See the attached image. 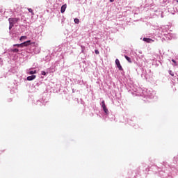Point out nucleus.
<instances>
[{
  "instance_id": "f03ea898",
  "label": "nucleus",
  "mask_w": 178,
  "mask_h": 178,
  "mask_svg": "<svg viewBox=\"0 0 178 178\" xmlns=\"http://www.w3.org/2000/svg\"><path fill=\"white\" fill-rule=\"evenodd\" d=\"M115 65H117V67L118 68V70L120 71H123V67H122L120 62L119 60V59H115Z\"/></svg>"
},
{
  "instance_id": "9b49d317",
  "label": "nucleus",
  "mask_w": 178,
  "mask_h": 178,
  "mask_svg": "<svg viewBox=\"0 0 178 178\" xmlns=\"http://www.w3.org/2000/svg\"><path fill=\"white\" fill-rule=\"evenodd\" d=\"M74 22H75V24H79L80 21L78 18H75V19H74Z\"/></svg>"
},
{
  "instance_id": "f3484780",
  "label": "nucleus",
  "mask_w": 178,
  "mask_h": 178,
  "mask_svg": "<svg viewBox=\"0 0 178 178\" xmlns=\"http://www.w3.org/2000/svg\"><path fill=\"white\" fill-rule=\"evenodd\" d=\"M95 54H96V55H99V50L97 49L95 50Z\"/></svg>"
},
{
  "instance_id": "6e6552de",
  "label": "nucleus",
  "mask_w": 178,
  "mask_h": 178,
  "mask_svg": "<svg viewBox=\"0 0 178 178\" xmlns=\"http://www.w3.org/2000/svg\"><path fill=\"white\" fill-rule=\"evenodd\" d=\"M14 47H17L23 48V44L22 43H21V44H15Z\"/></svg>"
},
{
  "instance_id": "423d86ee",
  "label": "nucleus",
  "mask_w": 178,
  "mask_h": 178,
  "mask_svg": "<svg viewBox=\"0 0 178 178\" xmlns=\"http://www.w3.org/2000/svg\"><path fill=\"white\" fill-rule=\"evenodd\" d=\"M66 8H67V4H64L61 8V13H64L65 12Z\"/></svg>"
},
{
  "instance_id": "2eb2a0df",
  "label": "nucleus",
  "mask_w": 178,
  "mask_h": 178,
  "mask_svg": "<svg viewBox=\"0 0 178 178\" xmlns=\"http://www.w3.org/2000/svg\"><path fill=\"white\" fill-rule=\"evenodd\" d=\"M169 74H170V76H175L174 72H172V70H170V71H169Z\"/></svg>"
},
{
  "instance_id": "0eeeda50",
  "label": "nucleus",
  "mask_w": 178,
  "mask_h": 178,
  "mask_svg": "<svg viewBox=\"0 0 178 178\" xmlns=\"http://www.w3.org/2000/svg\"><path fill=\"white\" fill-rule=\"evenodd\" d=\"M28 74H29V75L35 74H37V71H36V70H34V71L31 70V71H30L29 72H28Z\"/></svg>"
},
{
  "instance_id": "4be33fe9",
  "label": "nucleus",
  "mask_w": 178,
  "mask_h": 178,
  "mask_svg": "<svg viewBox=\"0 0 178 178\" xmlns=\"http://www.w3.org/2000/svg\"><path fill=\"white\" fill-rule=\"evenodd\" d=\"M115 0H110V3H113Z\"/></svg>"
},
{
  "instance_id": "6ab92c4d",
  "label": "nucleus",
  "mask_w": 178,
  "mask_h": 178,
  "mask_svg": "<svg viewBox=\"0 0 178 178\" xmlns=\"http://www.w3.org/2000/svg\"><path fill=\"white\" fill-rule=\"evenodd\" d=\"M42 75L46 76V72H45V71H42Z\"/></svg>"
},
{
  "instance_id": "ddd939ff",
  "label": "nucleus",
  "mask_w": 178,
  "mask_h": 178,
  "mask_svg": "<svg viewBox=\"0 0 178 178\" xmlns=\"http://www.w3.org/2000/svg\"><path fill=\"white\" fill-rule=\"evenodd\" d=\"M103 111H104V113H106V115H108V110L107 108H103Z\"/></svg>"
},
{
  "instance_id": "412c9836",
  "label": "nucleus",
  "mask_w": 178,
  "mask_h": 178,
  "mask_svg": "<svg viewBox=\"0 0 178 178\" xmlns=\"http://www.w3.org/2000/svg\"><path fill=\"white\" fill-rule=\"evenodd\" d=\"M102 106L103 107V109L106 108V104H104V105H102Z\"/></svg>"
},
{
  "instance_id": "1a4fd4ad",
  "label": "nucleus",
  "mask_w": 178,
  "mask_h": 178,
  "mask_svg": "<svg viewBox=\"0 0 178 178\" xmlns=\"http://www.w3.org/2000/svg\"><path fill=\"white\" fill-rule=\"evenodd\" d=\"M125 59H127V60L131 63V58H129L128 56L125 55Z\"/></svg>"
},
{
  "instance_id": "20e7f679",
  "label": "nucleus",
  "mask_w": 178,
  "mask_h": 178,
  "mask_svg": "<svg viewBox=\"0 0 178 178\" xmlns=\"http://www.w3.org/2000/svg\"><path fill=\"white\" fill-rule=\"evenodd\" d=\"M36 79V75H31L27 77V81H31Z\"/></svg>"
},
{
  "instance_id": "aec40b11",
  "label": "nucleus",
  "mask_w": 178,
  "mask_h": 178,
  "mask_svg": "<svg viewBox=\"0 0 178 178\" xmlns=\"http://www.w3.org/2000/svg\"><path fill=\"white\" fill-rule=\"evenodd\" d=\"M103 105H105V101L104 100L102 101V106H103Z\"/></svg>"
},
{
  "instance_id": "4468645a",
  "label": "nucleus",
  "mask_w": 178,
  "mask_h": 178,
  "mask_svg": "<svg viewBox=\"0 0 178 178\" xmlns=\"http://www.w3.org/2000/svg\"><path fill=\"white\" fill-rule=\"evenodd\" d=\"M29 12L32 14V15H34L33 10L31 8H29Z\"/></svg>"
},
{
  "instance_id": "39448f33",
  "label": "nucleus",
  "mask_w": 178,
  "mask_h": 178,
  "mask_svg": "<svg viewBox=\"0 0 178 178\" xmlns=\"http://www.w3.org/2000/svg\"><path fill=\"white\" fill-rule=\"evenodd\" d=\"M143 40L147 43H151L152 42H154V40L151 38H144L143 39Z\"/></svg>"
},
{
  "instance_id": "9d476101",
  "label": "nucleus",
  "mask_w": 178,
  "mask_h": 178,
  "mask_svg": "<svg viewBox=\"0 0 178 178\" xmlns=\"http://www.w3.org/2000/svg\"><path fill=\"white\" fill-rule=\"evenodd\" d=\"M11 51L13 53H18L19 52V49H12Z\"/></svg>"
},
{
  "instance_id": "f8f14e48",
  "label": "nucleus",
  "mask_w": 178,
  "mask_h": 178,
  "mask_svg": "<svg viewBox=\"0 0 178 178\" xmlns=\"http://www.w3.org/2000/svg\"><path fill=\"white\" fill-rule=\"evenodd\" d=\"M26 39H27V36L23 35V36H21L20 41H22L23 40H26Z\"/></svg>"
},
{
  "instance_id": "dca6fc26",
  "label": "nucleus",
  "mask_w": 178,
  "mask_h": 178,
  "mask_svg": "<svg viewBox=\"0 0 178 178\" xmlns=\"http://www.w3.org/2000/svg\"><path fill=\"white\" fill-rule=\"evenodd\" d=\"M14 26V24L11 22H10V27L9 29L11 30V29Z\"/></svg>"
},
{
  "instance_id": "a211bd4d",
  "label": "nucleus",
  "mask_w": 178,
  "mask_h": 178,
  "mask_svg": "<svg viewBox=\"0 0 178 178\" xmlns=\"http://www.w3.org/2000/svg\"><path fill=\"white\" fill-rule=\"evenodd\" d=\"M172 62L173 63H175V65H177V62L175 61V60L172 59Z\"/></svg>"
},
{
  "instance_id": "7ed1b4c3",
  "label": "nucleus",
  "mask_w": 178,
  "mask_h": 178,
  "mask_svg": "<svg viewBox=\"0 0 178 178\" xmlns=\"http://www.w3.org/2000/svg\"><path fill=\"white\" fill-rule=\"evenodd\" d=\"M8 21H9V23H11L15 25L16 23L18 22L19 19L18 18H9Z\"/></svg>"
},
{
  "instance_id": "f257e3e1",
  "label": "nucleus",
  "mask_w": 178,
  "mask_h": 178,
  "mask_svg": "<svg viewBox=\"0 0 178 178\" xmlns=\"http://www.w3.org/2000/svg\"><path fill=\"white\" fill-rule=\"evenodd\" d=\"M30 45H33V47H38V44L36 43L35 42H31V40H27V41L22 43V47H26L30 46Z\"/></svg>"
}]
</instances>
